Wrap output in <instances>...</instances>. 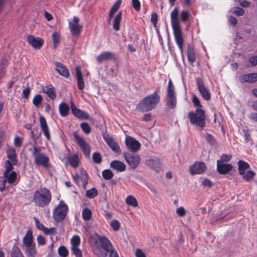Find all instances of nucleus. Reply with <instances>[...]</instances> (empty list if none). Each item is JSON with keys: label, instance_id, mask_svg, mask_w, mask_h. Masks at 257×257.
Listing matches in <instances>:
<instances>
[{"label": "nucleus", "instance_id": "nucleus-49", "mask_svg": "<svg viewBox=\"0 0 257 257\" xmlns=\"http://www.w3.org/2000/svg\"><path fill=\"white\" fill-rule=\"evenodd\" d=\"M92 160L96 164H100L101 162V156L98 152H95L92 155Z\"/></svg>", "mask_w": 257, "mask_h": 257}, {"label": "nucleus", "instance_id": "nucleus-18", "mask_svg": "<svg viewBox=\"0 0 257 257\" xmlns=\"http://www.w3.org/2000/svg\"><path fill=\"white\" fill-rule=\"evenodd\" d=\"M27 39L29 44L36 49H39L44 43V41L41 38H35L32 35L28 36Z\"/></svg>", "mask_w": 257, "mask_h": 257}, {"label": "nucleus", "instance_id": "nucleus-11", "mask_svg": "<svg viewBox=\"0 0 257 257\" xmlns=\"http://www.w3.org/2000/svg\"><path fill=\"white\" fill-rule=\"evenodd\" d=\"M196 81L198 90L202 98L205 100H209L211 97V94L205 87L203 81L201 79L197 78L196 79Z\"/></svg>", "mask_w": 257, "mask_h": 257}, {"label": "nucleus", "instance_id": "nucleus-41", "mask_svg": "<svg viewBox=\"0 0 257 257\" xmlns=\"http://www.w3.org/2000/svg\"><path fill=\"white\" fill-rule=\"evenodd\" d=\"M82 217L84 220L88 221L91 218L92 213L90 209L85 208L82 210Z\"/></svg>", "mask_w": 257, "mask_h": 257}, {"label": "nucleus", "instance_id": "nucleus-26", "mask_svg": "<svg viewBox=\"0 0 257 257\" xmlns=\"http://www.w3.org/2000/svg\"><path fill=\"white\" fill-rule=\"evenodd\" d=\"M110 167L118 172H123L126 169L125 164L118 160L112 161L110 163Z\"/></svg>", "mask_w": 257, "mask_h": 257}, {"label": "nucleus", "instance_id": "nucleus-29", "mask_svg": "<svg viewBox=\"0 0 257 257\" xmlns=\"http://www.w3.org/2000/svg\"><path fill=\"white\" fill-rule=\"evenodd\" d=\"M43 92L47 94L48 97L52 100L55 99L56 97L55 88L52 85L44 87Z\"/></svg>", "mask_w": 257, "mask_h": 257}, {"label": "nucleus", "instance_id": "nucleus-21", "mask_svg": "<svg viewBox=\"0 0 257 257\" xmlns=\"http://www.w3.org/2000/svg\"><path fill=\"white\" fill-rule=\"evenodd\" d=\"M6 153L7 157L9 159L8 160H10L14 164H17L18 162L17 155L14 147L9 146H7Z\"/></svg>", "mask_w": 257, "mask_h": 257}, {"label": "nucleus", "instance_id": "nucleus-9", "mask_svg": "<svg viewBox=\"0 0 257 257\" xmlns=\"http://www.w3.org/2000/svg\"><path fill=\"white\" fill-rule=\"evenodd\" d=\"M69 29L72 35L78 37L81 32L82 26L79 24V19L74 17L73 21L69 23Z\"/></svg>", "mask_w": 257, "mask_h": 257}, {"label": "nucleus", "instance_id": "nucleus-1", "mask_svg": "<svg viewBox=\"0 0 257 257\" xmlns=\"http://www.w3.org/2000/svg\"><path fill=\"white\" fill-rule=\"evenodd\" d=\"M90 244L94 253L98 257H106L108 253L109 257H118L111 242L105 237L97 234L91 236Z\"/></svg>", "mask_w": 257, "mask_h": 257}, {"label": "nucleus", "instance_id": "nucleus-10", "mask_svg": "<svg viewBox=\"0 0 257 257\" xmlns=\"http://www.w3.org/2000/svg\"><path fill=\"white\" fill-rule=\"evenodd\" d=\"M124 159L127 164L133 169L136 168L140 162V157L137 154H131L130 153H124Z\"/></svg>", "mask_w": 257, "mask_h": 257}, {"label": "nucleus", "instance_id": "nucleus-16", "mask_svg": "<svg viewBox=\"0 0 257 257\" xmlns=\"http://www.w3.org/2000/svg\"><path fill=\"white\" fill-rule=\"evenodd\" d=\"M116 59V55L111 52L105 51L101 53L96 58V60L99 63H101L103 61L106 60H115Z\"/></svg>", "mask_w": 257, "mask_h": 257}, {"label": "nucleus", "instance_id": "nucleus-3", "mask_svg": "<svg viewBox=\"0 0 257 257\" xmlns=\"http://www.w3.org/2000/svg\"><path fill=\"white\" fill-rule=\"evenodd\" d=\"M32 198V201L36 206L44 207L50 203L52 194L46 187H41L34 192Z\"/></svg>", "mask_w": 257, "mask_h": 257}, {"label": "nucleus", "instance_id": "nucleus-44", "mask_svg": "<svg viewBox=\"0 0 257 257\" xmlns=\"http://www.w3.org/2000/svg\"><path fill=\"white\" fill-rule=\"evenodd\" d=\"M58 252L59 255L61 257H66L68 254V250L64 246H61L59 247Z\"/></svg>", "mask_w": 257, "mask_h": 257}, {"label": "nucleus", "instance_id": "nucleus-59", "mask_svg": "<svg viewBox=\"0 0 257 257\" xmlns=\"http://www.w3.org/2000/svg\"><path fill=\"white\" fill-rule=\"evenodd\" d=\"M243 138H244L246 143H249L250 142H251L250 135L248 134V132L247 130H243Z\"/></svg>", "mask_w": 257, "mask_h": 257}, {"label": "nucleus", "instance_id": "nucleus-36", "mask_svg": "<svg viewBox=\"0 0 257 257\" xmlns=\"http://www.w3.org/2000/svg\"><path fill=\"white\" fill-rule=\"evenodd\" d=\"M68 161L70 165L73 168H77L79 165V159L76 155L70 156L68 158Z\"/></svg>", "mask_w": 257, "mask_h": 257}, {"label": "nucleus", "instance_id": "nucleus-15", "mask_svg": "<svg viewBox=\"0 0 257 257\" xmlns=\"http://www.w3.org/2000/svg\"><path fill=\"white\" fill-rule=\"evenodd\" d=\"M125 143L127 149L133 152L138 151L140 148V143L131 137L126 138Z\"/></svg>", "mask_w": 257, "mask_h": 257}, {"label": "nucleus", "instance_id": "nucleus-7", "mask_svg": "<svg viewBox=\"0 0 257 257\" xmlns=\"http://www.w3.org/2000/svg\"><path fill=\"white\" fill-rule=\"evenodd\" d=\"M68 210V206L63 201L61 200L53 211L54 219L57 222L63 220L66 217Z\"/></svg>", "mask_w": 257, "mask_h": 257}, {"label": "nucleus", "instance_id": "nucleus-57", "mask_svg": "<svg viewBox=\"0 0 257 257\" xmlns=\"http://www.w3.org/2000/svg\"><path fill=\"white\" fill-rule=\"evenodd\" d=\"M232 13L233 14L236 16H241L244 15V11L242 8L238 7L236 8V9L234 10Z\"/></svg>", "mask_w": 257, "mask_h": 257}, {"label": "nucleus", "instance_id": "nucleus-54", "mask_svg": "<svg viewBox=\"0 0 257 257\" xmlns=\"http://www.w3.org/2000/svg\"><path fill=\"white\" fill-rule=\"evenodd\" d=\"M121 3V0H117L114 4L112 6L110 11L114 12H116V11L118 10Z\"/></svg>", "mask_w": 257, "mask_h": 257}, {"label": "nucleus", "instance_id": "nucleus-56", "mask_svg": "<svg viewBox=\"0 0 257 257\" xmlns=\"http://www.w3.org/2000/svg\"><path fill=\"white\" fill-rule=\"evenodd\" d=\"M132 5L134 9L137 11H139L141 9V4L139 0H132Z\"/></svg>", "mask_w": 257, "mask_h": 257}, {"label": "nucleus", "instance_id": "nucleus-40", "mask_svg": "<svg viewBox=\"0 0 257 257\" xmlns=\"http://www.w3.org/2000/svg\"><path fill=\"white\" fill-rule=\"evenodd\" d=\"M98 195V191L95 188H92L88 190L86 193V196L89 198H93Z\"/></svg>", "mask_w": 257, "mask_h": 257}, {"label": "nucleus", "instance_id": "nucleus-47", "mask_svg": "<svg viewBox=\"0 0 257 257\" xmlns=\"http://www.w3.org/2000/svg\"><path fill=\"white\" fill-rule=\"evenodd\" d=\"M80 127L82 131L86 134H89L91 132L90 126L87 122L81 123Z\"/></svg>", "mask_w": 257, "mask_h": 257}, {"label": "nucleus", "instance_id": "nucleus-62", "mask_svg": "<svg viewBox=\"0 0 257 257\" xmlns=\"http://www.w3.org/2000/svg\"><path fill=\"white\" fill-rule=\"evenodd\" d=\"M14 144L15 147H20L22 145V139L19 137H15Z\"/></svg>", "mask_w": 257, "mask_h": 257}, {"label": "nucleus", "instance_id": "nucleus-63", "mask_svg": "<svg viewBox=\"0 0 257 257\" xmlns=\"http://www.w3.org/2000/svg\"><path fill=\"white\" fill-rule=\"evenodd\" d=\"M37 239L39 245H42L45 244V239L42 235H39Z\"/></svg>", "mask_w": 257, "mask_h": 257}, {"label": "nucleus", "instance_id": "nucleus-38", "mask_svg": "<svg viewBox=\"0 0 257 257\" xmlns=\"http://www.w3.org/2000/svg\"><path fill=\"white\" fill-rule=\"evenodd\" d=\"M16 164H13V162L10 160L6 161L4 165L5 171L3 174H7V173H11L14 169L13 166Z\"/></svg>", "mask_w": 257, "mask_h": 257}, {"label": "nucleus", "instance_id": "nucleus-12", "mask_svg": "<svg viewBox=\"0 0 257 257\" xmlns=\"http://www.w3.org/2000/svg\"><path fill=\"white\" fill-rule=\"evenodd\" d=\"M207 166L203 162H196L189 168L190 173L192 175L201 174L206 171Z\"/></svg>", "mask_w": 257, "mask_h": 257}, {"label": "nucleus", "instance_id": "nucleus-43", "mask_svg": "<svg viewBox=\"0 0 257 257\" xmlns=\"http://www.w3.org/2000/svg\"><path fill=\"white\" fill-rule=\"evenodd\" d=\"M8 181L3 177L0 178V191L4 192L6 188H9V186H7Z\"/></svg>", "mask_w": 257, "mask_h": 257}, {"label": "nucleus", "instance_id": "nucleus-8", "mask_svg": "<svg viewBox=\"0 0 257 257\" xmlns=\"http://www.w3.org/2000/svg\"><path fill=\"white\" fill-rule=\"evenodd\" d=\"M177 97L175 91L174 86L171 79L169 80L167 89L166 105L170 109H173L176 106Z\"/></svg>", "mask_w": 257, "mask_h": 257}, {"label": "nucleus", "instance_id": "nucleus-30", "mask_svg": "<svg viewBox=\"0 0 257 257\" xmlns=\"http://www.w3.org/2000/svg\"><path fill=\"white\" fill-rule=\"evenodd\" d=\"M59 111L60 115L64 117L68 115L70 111V107L67 104L63 102L59 104Z\"/></svg>", "mask_w": 257, "mask_h": 257}, {"label": "nucleus", "instance_id": "nucleus-42", "mask_svg": "<svg viewBox=\"0 0 257 257\" xmlns=\"http://www.w3.org/2000/svg\"><path fill=\"white\" fill-rule=\"evenodd\" d=\"M102 175L103 178L106 180H110L113 176V174L112 171L108 169L103 171Z\"/></svg>", "mask_w": 257, "mask_h": 257}, {"label": "nucleus", "instance_id": "nucleus-28", "mask_svg": "<svg viewBox=\"0 0 257 257\" xmlns=\"http://www.w3.org/2000/svg\"><path fill=\"white\" fill-rule=\"evenodd\" d=\"M77 80V86L79 90H82L84 88L85 84L83 79L82 73L79 67H77L75 68Z\"/></svg>", "mask_w": 257, "mask_h": 257}, {"label": "nucleus", "instance_id": "nucleus-31", "mask_svg": "<svg viewBox=\"0 0 257 257\" xmlns=\"http://www.w3.org/2000/svg\"><path fill=\"white\" fill-rule=\"evenodd\" d=\"M187 58L189 62L192 65L196 61L195 53L192 47L190 45L188 46L187 48Z\"/></svg>", "mask_w": 257, "mask_h": 257}, {"label": "nucleus", "instance_id": "nucleus-58", "mask_svg": "<svg viewBox=\"0 0 257 257\" xmlns=\"http://www.w3.org/2000/svg\"><path fill=\"white\" fill-rule=\"evenodd\" d=\"M176 213L179 216L183 217L186 214V210L183 207H180L177 208Z\"/></svg>", "mask_w": 257, "mask_h": 257}, {"label": "nucleus", "instance_id": "nucleus-48", "mask_svg": "<svg viewBox=\"0 0 257 257\" xmlns=\"http://www.w3.org/2000/svg\"><path fill=\"white\" fill-rule=\"evenodd\" d=\"M190 14L187 11H182L180 14V19L182 22L185 23L189 18Z\"/></svg>", "mask_w": 257, "mask_h": 257}, {"label": "nucleus", "instance_id": "nucleus-23", "mask_svg": "<svg viewBox=\"0 0 257 257\" xmlns=\"http://www.w3.org/2000/svg\"><path fill=\"white\" fill-rule=\"evenodd\" d=\"M56 70L62 76L65 78L69 77L70 74L68 69L63 64L55 62L54 63Z\"/></svg>", "mask_w": 257, "mask_h": 257}, {"label": "nucleus", "instance_id": "nucleus-37", "mask_svg": "<svg viewBox=\"0 0 257 257\" xmlns=\"http://www.w3.org/2000/svg\"><path fill=\"white\" fill-rule=\"evenodd\" d=\"M81 176L80 177V180L82 181V185L84 188H85L88 183V176L86 172L83 169H81L80 171Z\"/></svg>", "mask_w": 257, "mask_h": 257}, {"label": "nucleus", "instance_id": "nucleus-50", "mask_svg": "<svg viewBox=\"0 0 257 257\" xmlns=\"http://www.w3.org/2000/svg\"><path fill=\"white\" fill-rule=\"evenodd\" d=\"M52 40L53 42V47L54 48H56L57 46V45L59 43V39L60 37L58 33H53L52 34Z\"/></svg>", "mask_w": 257, "mask_h": 257}, {"label": "nucleus", "instance_id": "nucleus-34", "mask_svg": "<svg viewBox=\"0 0 257 257\" xmlns=\"http://www.w3.org/2000/svg\"><path fill=\"white\" fill-rule=\"evenodd\" d=\"M238 165L239 174L241 175H244L245 171L249 167V164L243 161H239Z\"/></svg>", "mask_w": 257, "mask_h": 257}, {"label": "nucleus", "instance_id": "nucleus-35", "mask_svg": "<svg viewBox=\"0 0 257 257\" xmlns=\"http://www.w3.org/2000/svg\"><path fill=\"white\" fill-rule=\"evenodd\" d=\"M121 12H119L118 14L115 16L114 19V24L113 25V28L116 31H118L119 30L120 23L121 20Z\"/></svg>", "mask_w": 257, "mask_h": 257}, {"label": "nucleus", "instance_id": "nucleus-55", "mask_svg": "<svg viewBox=\"0 0 257 257\" xmlns=\"http://www.w3.org/2000/svg\"><path fill=\"white\" fill-rule=\"evenodd\" d=\"M110 225L114 231H118L120 228V224L116 220H113Z\"/></svg>", "mask_w": 257, "mask_h": 257}, {"label": "nucleus", "instance_id": "nucleus-5", "mask_svg": "<svg viewBox=\"0 0 257 257\" xmlns=\"http://www.w3.org/2000/svg\"><path fill=\"white\" fill-rule=\"evenodd\" d=\"M190 123L202 130L206 125V115L202 108H196L195 111H190L188 114Z\"/></svg>", "mask_w": 257, "mask_h": 257}, {"label": "nucleus", "instance_id": "nucleus-6", "mask_svg": "<svg viewBox=\"0 0 257 257\" xmlns=\"http://www.w3.org/2000/svg\"><path fill=\"white\" fill-rule=\"evenodd\" d=\"M34 157V162L36 165L42 166L47 169L50 167L49 158L45 154L40 152L41 148L36 146H33V148H30Z\"/></svg>", "mask_w": 257, "mask_h": 257}, {"label": "nucleus", "instance_id": "nucleus-33", "mask_svg": "<svg viewBox=\"0 0 257 257\" xmlns=\"http://www.w3.org/2000/svg\"><path fill=\"white\" fill-rule=\"evenodd\" d=\"M11 257H24L20 248L16 245H14L11 252Z\"/></svg>", "mask_w": 257, "mask_h": 257}, {"label": "nucleus", "instance_id": "nucleus-22", "mask_svg": "<svg viewBox=\"0 0 257 257\" xmlns=\"http://www.w3.org/2000/svg\"><path fill=\"white\" fill-rule=\"evenodd\" d=\"M239 80L241 83L257 81V73L242 75L239 77Z\"/></svg>", "mask_w": 257, "mask_h": 257}, {"label": "nucleus", "instance_id": "nucleus-64", "mask_svg": "<svg viewBox=\"0 0 257 257\" xmlns=\"http://www.w3.org/2000/svg\"><path fill=\"white\" fill-rule=\"evenodd\" d=\"M202 184L205 186V187H208V188H211L212 185V182L208 179H204L202 182Z\"/></svg>", "mask_w": 257, "mask_h": 257}, {"label": "nucleus", "instance_id": "nucleus-39", "mask_svg": "<svg viewBox=\"0 0 257 257\" xmlns=\"http://www.w3.org/2000/svg\"><path fill=\"white\" fill-rule=\"evenodd\" d=\"M125 202L127 205L133 207H137L138 205L137 199L132 195H130L126 197Z\"/></svg>", "mask_w": 257, "mask_h": 257}, {"label": "nucleus", "instance_id": "nucleus-14", "mask_svg": "<svg viewBox=\"0 0 257 257\" xmlns=\"http://www.w3.org/2000/svg\"><path fill=\"white\" fill-rule=\"evenodd\" d=\"M75 139L86 157H89L90 150L86 141L80 136L75 135Z\"/></svg>", "mask_w": 257, "mask_h": 257}, {"label": "nucleus", "instance_id": "nucleus-45", "mask_svg": "<svg viewBox=\"0 0 257 257\" xmlns=\"http://www.w3.org/2000/svg\"><path fill=\"white\" fill-rule=\"evenodd\" d=\"M42 97L40 94L36 95L33 99V104L38 107L42 103Z\"/></svg>", "mask_w": 257, "mask_h": 257}, {"label": "nucleus", "instance_id": "nucleus-20", "mask_svg": "<svg viewBox=\"0 0 257 257\" xmlns=\"http://www.w3.org/2000/svg\"><path fill=\"white\" fill-rule=\"evenodd\" d=\"M40 125L45 137L48 140H50L51 135L49 128L46 122V119L43 116L40 117Z\"/></svg>", "mask_w": 257, "mask_h": 257}, {"label": "nucleus", "instance_id": "nucleus-17", "mask_svg": "<svg viewBox=\"0 0 257 257\" xmlns=\"http://www.w3.org/2000/svg\"><path fill=\"white\" fill-rule=\"evenodd\" d=\"M71 110L74 116L79 119L87 120L89 118V115L87 113L77 108L73 103L71 104Z\"/></svg>", "mask_w": 257, "mask_h": 257}, {"label": "nucleus", "instance_id": "nucleus-53", "mask_svg": "<svg viewBox=\"0 0 257 257\" xmlns=\"http://www.w3.org/2000/svg\"><path fill=\"white\" fill-rule=\"evenodd\" d=\"M71 250L73 253L76 256V257H82V252L78 248V246L71 247Z\"/></svg>", "mask_w": 257, "mask_h": 257}, {"label": "nucleus", "instance_id": "nucleus-51", "mask_svg": "<svg viewBox=\"0 0 257 257\" xmlns=\"http://www.w3.org/2000/svg\"><path fill=\"white\" fill-rule=\"evenodd\" d=\"M255 175V173L251 171H248L244 173L243 178L246 181H249Z\"/></svg>", "mask_w": 257, "mask_h": 257}, {"label": "nucleus", "instance_id": "nucleus-46", "mask_svg": "<svg viewBox=\"0 0 257 257\" xmlns=\"http://www.w3.org/2000/svg\"><path fill=\"white\" fill-rule=\"evenodd\" d=\"M71 247H77L79 246L80 243V239L79 236L75 235L74 236L71 240Z\"/></svg>", "mask_w": 257, "mask_h": 257}, {"label": "nucleus", "instance_id": "nucleus-52", "mask_svg": "<svg viewBox=\"0 0 257 257\" xmlns=\"http://www.w3.org/2000/svg\"><path fill=\"white\" fill-rule=\"evenodd\" d=\"M192 102L194 105L197 107V108H201L202 105L201 103L196 95H193L192 96Z\"/></svg>", "mask_w": 257, "mask_h": 257}, {"label": "nucleus", "instance_id": "nucleus-2", "mask_svg": "<svg viewBox=\"0 0 257 257\" xmlns=\"http://www.w3.org/2000/svg\"><path fill=\"white\" fill-rule=\"evenodd\" d=\"M178 15L179 9L177 7H175L170 14L171 25L175 42L180 49L181 55L182 58H183L184 40L183 38L182 31L180 25Z\"/></svg>", "mask_w": 257, "mask_h": 257}, {"label": "nucleus", "instance_id": "nucleus-32", "mask_svg": "<svg viewBox=\"0 0 257 257\" xmlns=\"http://www.w3.org/2000/svg\"><path fill=\"white\" fill-rule=\"evenodd\" d=\"M25 247L26 248L25 254L27 257H36L37 253L36 244Z\"/></svg>", "mask_w": 257, "mask_h": 257}, {"label": "nucleus", "instance_id": "nucleus-4", "mask_svg": "<svg viewBox=\"0 0 257 257\" xmlns=\"http://www.w3.org/2000/svg\"><path fill=\"white\" fill-rule=\"evenodd\" d=\"M158 93L159 91L156 90L153 93L143 99L138 105L137 108L139 111L147 112L155 108L160 100V96Z\"/></svg>", "mask_w": 257, "mask_h": 257}, {"label": "nucleus", "instance_id": "nucleus-25", "mask_svg": "<svg viewBox=\"0 0 257 257\" xmlns=\"http://www.w3.org/2000/svg\"><path fill=\"white\" fill-rule=\"evenodd\" d=\"M32 233L33 232L31 230H28L27 231L26 235L23 239V247H26L36 244L33 241Z\"/></svg>", "mask_w": 257, "mask_h": 257}, {"label": "nucleus", "instance_id": "nucleus-19", "mask_svg": "<svg viewBox=\"0 0 257 257\" xmlns=\"http://www.w3.org/2000/svg\"><path fill=\"white\" fill-rule=\"evenodd\" d=\"M145 164L154 171L158 172L161 168V163L158 158H153L146 160Z\"/></svg>", "mask_w": 257, "mask_h": 257}, {"label": "nucleus", "instance_id": "nucleus-24", "mask_svg": "<svg viewBox=\"0 0 257 257\" xmlns=\"http://www.w3.org/2000/svg\"><path fill=\"white\" fill-rule=\"evenodd\" d=\"M217 169L220 174H225L231 170L232 166L231 164H224L218 160L217 162Z\"/></svg>", "mask_w": 257, "mask_h": 257}, {"label": "nucleus", "instance_id": "nucleus-13", "mask_svg": "<svg viewBox=\"0 0 257 257\" xmlns=\"http://www.w3.org/2000/svg\"><path fill=\"white\" fill-rule=\"evenodd\" d=\"M103 138L107 145L116 153L120 154L121 149L113 138L107 134L103 135Z\"/></svg>", "mask_w": 257, "mask_h": 257}, {"label": "nucleus", "instance_id": "nucleus-27", "mask_svg": "<svg viewBox=\"0 0 257 257\" xmlns=\"http://www.w3.org/2000/svg\"><path fill=\"white\" fill-rule=\"evenodd\" d=\"M4 177L8 181L9 185H15L16 183L17 175L15 171H12L11 173H7V174H3Z\"/></svg>", "mask_w": 257, "mask_h": 257}, {"label": "nucleus", "instance_id": "nucleus-61", "mask_svg": "<svg viewBox=\"0 0 257 257\" xmlns=\"http://www.w3.org/2000/svg\"><path fill=\"white\" fill-rule=\"evenodd\" d=\"M43 231L47 235L54 234L55 232V229L54 228H48L45 227Z\"/></svg>", "mask_w": 257, "mask_h": 257}, {"label": "nucleus", "instance_id": "nucleus-60", "mask_svg": "<svg viewBox=\"0 0 257 257\" xmlns=\"http://www.w3.org/2000/svg\"><path fill=\"white\" fill-rule=\"evenodd\" d=\"M34 220L35 221V224L37 228L39 230L43 231L44 229L45 228L44 225L43 224L41 223L39 219L36 218V217H34Z\"/></svg>", "mask_w": 257, "mask_h": 257}]
</instances>
